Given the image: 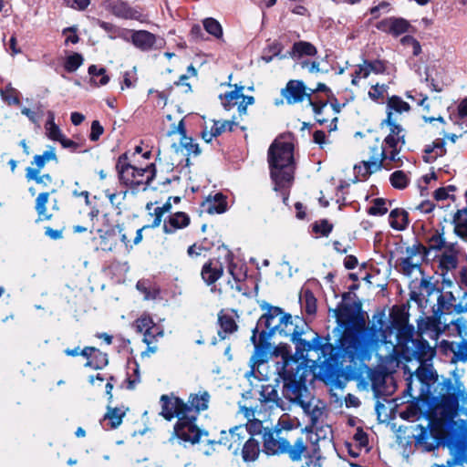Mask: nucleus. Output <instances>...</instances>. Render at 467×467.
I'll return each mask as SVG.
<instances>
[{"label": "nucleus", "mask_w": 467, "mask_h": 467, "mask_svg": "<svg viewBox=\"0 0 467 467\" xmlns=\"http://www.w3.org/2000/svg\"><path fill=\"white\" fill-rule=\"evenodd\" d=\"M392 334L390 327L382 326L377 329L375 325L364 331L346 329L338 340L337 352L335 357L298 359L295 357L282 355V362H277L278 374L284 380L283 395L285 399L301 404L310 394L306 387L308 376L315 374L318 364L329 361L349 362L354 366L361 365L372 358L373 353L382 358L378 353L380 347L388 348V357L396 353V343L389 340Z\"/></svg>", "instance_id": "1"}, {"label": "nucleus", "mask_w": 467, "mask_h": 467, "mask_svg": "<svg viewBox=\"0 0 467 467\" xmlns=\"http://www.w3.org/2000/svg\"><path fill=\"white\" fill-rule=\"evenodd\" d=\"M460 400L462 412L467 415V392L464 388L460 383L455 385L451 379L445 380L439 397L432 400L427 426L419 424L415 428V441L425 451L434 450L438 441L444 438L448 423L457 415Z\"/></svg>", "instance_id": "2"}, {"label": "nucleus", "mask_w": 467, "mask_h": 467, "mask_svg": "<svg viewBox=\"0 0 467 467\" xmlns=\"http://www.w3.org/2000/svg\"><path fill=\"white\" fill-rule=\"evenodd\" d=\"M308 329L309 327L304 319L299 317L293 318L291 315L287 314L277 334L290 337L296 346V352L293 357L298 359L312 358L309 355L312 351L317 354V358L335 357L333 355L335 351L334 346L329 342L323 343L317 333H315L314 337L310 341L301 337ZM285 356L288 357L287 355Z\"/></svg>", "instance_id": "3"}, {"label": "nucleus", "mask_w": 467, "mask_h": 467, "mask_svg": "<svg viewBox=\"0 0 467 467\" xmlns=\"http://www.w3.org/2000/svg\"><path fill=\"white\" fill-rule=\"evenodd\" d=\"M293 143L282 136L269 147L268 162L275 191L285 188L293 180Z\"/></svg>", "instance_id": "4"}, {"label": "nucleus", "mask_w": 467, "mask_h": 467, "mask_svg": "<svg viewBox=\"0 0 467 467\" xmlns=\"http://www.w3.org/2000/svg\"><path fill=\"white\" fill-rule=\"evenodd\" d=\"M171 410V413L173 414L171 417H168L165 412L163 404H161V415L166 419L167 420H171L173 418H177L178 420L174 426L173 433L170 437L169 441L174 442L176 439L196 443L199 441L201 438V431L196 425V412L195 410H190L185 412V410Z\"/></svg>", "instance_id": "5"}, {"label": "nucleus", "mask_w": 467, "mask_h": 467, "mask_svg": "<svg viewBox=\"0 0 467 467\" xmlns=\"http://www.w3.org/2000/svg\"><path fill=\"white\" fill-rule=\"evenodd\" d=\"M116 169L121 182L130 187L143 186V190L147 189L155 176L154 164H149L143 169L137 168L128 162L127 154L119 157Z\"/></svg>", "instance_id": "6"}, {"label": "nucleus", "mask_w": 467, "mask_h": 467, "mask_svg": "<svg viewBox=\"0 0 467 467\" xmlns=\"http://www.w3.org/2000/svg\"><path fill=\"white\" fill-rule=\"evenodd\" d=\"M209 400L210 395L207 391L198 394H191L188 403H185L182 399L168 395H162L160 400L161 404H163L168 417L173 415L170 412L171 410H185V412L195 410L196 416L198 417L200 411L205 410L208 408Z\"/></svg>", "instance_id": "7"}, {"label": "nucleus", "mask_w": 467, "mask_h": 467, "mask_svg": "<svg viewBox=\"0 0 467 467\" xmlns=\"http://www.w3.org/2000/svg\"><path fill=\"white\" fill-rule=\"evenodd\" d=\"M309 88L306 87L303 81L291 79L289 80L285 87L281 89V95L283 99H276L275 104L279 106L284 103V100L288 105H294L297 103L303 102L305 99H307L308 104H310V100H314L315 99L311 98V93L308 92Z\"/></svg>", "instance_id": "8"}, {"label": "nucleus", "mask_w": 467, "mask_h": 467, "mask_svg": "<svg viewBox=\"0 0 467 467\" xmlns=\"http://www.w3.org/2000/svg\"><path fill=\"white\" fill-rule=\"evenodd\" d=\"M386 160V149L378 144L370 147V156L368 160L362 161L359 165L355 166L357 173L363 178L376 172L383 166Z\"/></svg>", "instance_id": "9"}, {"label": "nucleus", "mask_w": 467, "mask_h": 467, "mask_svg": "<svg viewBox=\"0 0 467 467\" xmlns=\"http://www.w3.org/2000/svg\"><path fill=\"white\" fill-rule=\"evenodd\" d=\"M309 105L313 109L316 120L320 125L329 122L327 127L330 131L337 129V114L339 112V109L337 107L333 104L329 106L327 101H317L316 99L310 100Z\"/></svg>", "instance_id": "10"}, {"label": "nucleus", "mask_w": 467, "mask_h": 467, "mask_svg": "<svg viewBox=\"0 0 467 467\" xmlns=\"http://www.w3.org/2000/svg\"><path fill=\"white\" fill-rule=\"evenodd\" d=\"M247 435V428L245 426L239 425L232 428L229 431H222L220 439L217 441H212L211 443L223 445L235 454L241 449Z\"/></svg>", "instance_id": "11"}, {"label": "nucleus", "mask_w": 467, "mask_h": 467, "mask_svg": "<svg viewBox=\"0 0 467 467\" xmlns=\"http://www.w3.org/2000/svg\"><path fill=\"white\" fill-rule=\"evenodd\" d=\"M220 98L222 105L226 110H230L236 106L240 117L245 115L247 106L254 102V97L243 94V88L227 92Z\"/></svg>", "instance_id": "12"}, {"label": "nucleus", "mask_w": 467, "mask_h": 467, "mask_svg": "<svg viewBox=\"0 0 467 467\" xmlns=\"http://www.w3.org/2000/svg\"><path fill=\"white\" fill-rule=\"evenodd\" d=\"M176 133H178L181 136V138L179 144H172V148L174 149L175 152H182L183 150H185L187 155L194 156H197L201 153L199 145L194 143L193 140L186 135V130L183 119H181L177 126H172L171 130L167 132V135L171 136Z\"/></svg>", "instance_id": "13"}, {"label": "nucleus", "mask_w": 467, "mask_h": 467, "mask_svg": "<svg viewBox=\"0 0 467 467\" xmlns=\"http://www.w3.org/2000/svg\"><path fill=\"white\" fill-rule=\"evenodd\" d=\"M282 431H265L263 434L264 451L268 455L285 454L287 440L281 437Z\"/></svg>", "instance_id": "14"}, {"label": "nucleus", "mask_w": 467, "mask_h": 467, "mask_svg": "<svg viewBox=\"0 0 467 467\" xmlns=\"http://www.w3.org/2000/svg\"><path fill=\"white\" fill-rule=\"evenodd\" d=\"M383 125L389 127V133L384 140L386 148L402 147L405 144L404 130L400 125L396 123V119L392 118L390 111L387 114V119L382 120L381 126Z\"/></svg>", "instance_id": "15"}, {"label": "nucleus", "mask_w": 467, "mask_h": 467, "mask_svg": "<svg viewBox=\"0 0 467 467\" xmlns=\"http://www.w3.org/2000/svg\"><path fill=\"white\" fill-rule=\"evenodd\" d=\"M376 28L384 33L399 36L404 33L410 32L412 27L410 22L402 17L390 16L379 21Z\"/></svg>", "instance_id": "16"}, {"label": "nucleus", "mask_w": 467, "mask_h": 467, "mask_svg": "<svg viewBox=\"0 0 467 467\" xmlns=\"http://www.w3.org/2000/svg\"><path fill=\"white\" fill-rule=\"evenodd\" d=\"M286 316L287 314L280 307L270 306L267 312L259 319V325H264L270 335H275Z\"/></svg>", "instance_id": "17"}, {"label": "nucleus", "mask_w": 467, "mask_h": 467, "mask_svg": "<svg viewBox=\"0 0 467 467\" xmlns=\"http://www.w3.org/2000/svg\"><path fill=\"white\" fill-rule=\"evenodd\" d=\"M132 44L141 51H150L154 48L157 37L146 30L131 31Z\"/></svg>", "instance_id": "18"}, {"label": "nucleus", "mask_w": 467, "mask_h": 467, "mask_svg": "<svg viewBox=\"0 0 467 467\" xmlns=\"http://www.w3.org/2000/svg\"><path fill=\"white\" fill-rule=\"evenodd\" d=\"M300 407L304 410L305 413H306L310 417V420L312 425H316L321 416L323 415L324 404L308 395V399H306L300 404Z\"/></svg>", "instance_id": "19"}, {"label": "nucleus", "mask_w": 467, "mask_h": 467, "mask_svg": "<svg viewBox=\"0 0 467 467\" xmlns=\"http://www.w3.org/2000/svg\"><path fill=\"white\" fill-rule=\"evenodd\" d=\"M190 223V217L182 212H178L171 214L169 220L163 224V231L165 234H172L178 229H182Z\"/></svg>", "instance_id": "20"}, {"label": "nucleus", "mask_w": 467, "mask_h": 467, "mask_svg": "<svg viewBox=\"0 0 467 467\" xmlns=\"http://www.w3.org/2000/svg\"><path fill=\"white\" fill-rule=\"evenodd\" d=\"M443 68L432 65L426 69L425 80L431 90L441 92L443 90L444 82L442 80Z\"/></svg>", "instance_id": "21"}, {"label": "nucleus", "mask_w": 467, "mask_h": 467, "mask_svg": "<svg viewBox=\"0 0 467 467\" xmlns=\"http://www.w3.org/2000/svg\"><path fill=\"white\" fill-rule=\"evenodd\" d=\"M259 400L268 405L269 408L280 407L282 400L278 396L275 386L264 384L261 386Z\"/></svg>", "instance_id": "22"}, {"label": "nucleus", "mask_w": 467, "mask_h": 467, "mask_svg": "<svg viewBox=\"0 0 467 467\" xmlns=\"http://www.w3.org/2000/svg\"><path fill=\"white\" fill-rule=\"evenodd\" d=\"M445 152L446 150L443 140L437 139L431 144L425 147L422 158L425 162L431 163L438 157L444 155Z\"/></svg>", "instance_id": "23"}, {"label": "nucleus", "mask_w": 467, "mask_h": 467, "mask_svg": "<svg viewBox=\"0 0 467 467\" xmlns=\"http://www.w3.org/2000/svg\"><path fill=\"white\" fill-rule=\"evenodd\" d=\"M206 211L213 213H223L227 210L226 197L223 193H216L213 196H209L204 202Z\"/></svg>", "instance_id": "24"}, {"label": "nucleus", "mask_w": 467, "mask_h": 467, "mask_svg": "<svg viewBox=\"0 0 467 467\" xmlns=\"http://www.w3.org/2000/svg\"><path fill=\"white\" fill-rule=\"evenodd\" d=\"M223 266L218 263H206L202 269V277L207 285H213L223 275Z\"/></svg>", "instance_id": "25"}, {"label": "nucleus", "mask_w": 467, "mask_h": 467, "mask_svg": "<svg viewBox=\"0 0 467 467\" xmlns=\"http://www.w3.org/2000/svg\"><path fill=\"white\" fill-rule=\"evenodd\" d=\"M251 340L254 344V352L252 356V360L254 364H262L270 358L271 356V347L268 344H257L256 343V328L254 330V334L251 337Z\"/></svg>", "instance_id": "26"}, {"label": "nucleus", "mask_w": 467, "mask_h": 467, "mask_svg": "<svg viewBox=\"0 0 467 467\" xmlns=\"http://www.w3.org/2000/svg\"><path fill=\"white\" fill-rule=\"evenodd\" d=\"M306 451L307 445L303 437L297 438L293 445L287 441L285 453L293 462L301 461Z\"/></svg>", "instance_id": "27"}, {"label": "nucleus", "mask_w": 467, "mask_h": 467, "mask_svg": "<svg viewBox=\"0 0 467 467\" xmlns=\"http://www.w3.org/2000/svg\"><path fill=\"white\" fill-rule=\"evenodd\" d=\"M317 48L309 42L299 41L293 45V47L288 51V56L294 59L302 57L304 56L313 57L317 54Z\"/></svg>", "instance_id": "28"}, {"label": "nucleus", "mask_w": 467, "mask_h": 467, "mask_svg": "<svg viewBox=\"0 0 467 467\" xmlns=\"http://www.w3.org/2000/svg\"><path fill=\"white\" fill-rule=\"evenodd\" d=\"M111 12L121 18L136 19L138 12L130 8L125 2L121 0L114 1L110 4Z\"/></svg>", "instance_id": "29"}, {"label": "nucleus", "mask_w": 467, "mask_h": 467, "mask_svg": "<svg viewBox=\"0 0 467 467\" xmlns=\"http://www.w3.org/2000/svg\"><path fill=\"white\" fill-rule=\"evenodd\" d=\"M334 317L340 325L351 323L355 318L353 306L350 304L340 303L334 310Z\"/></svg>", "instance_id": "30"}, {"label": "nucleus", "mask_w": 467, "mask_h": 467, "mask_svg": "<svg viewBox=\"0 0 467 467\" xmlns=\"http://www.w3.org/2000/svg\"><path fill=\"white\" fill-rule=\"evenodd\" d=\"M242 447V457L244 462H254L257 459L260 452L259 443L257 441L253 438H249L244 441Z\"/></svg>", "instance_id": "31"}, {"label": "nucleus", "mask_w": 467, "mask_h": 467, "mask_svg": "<svg viewBox=\"0 0 467 467\" xmlns=\"http://www.w3.org/2000/svg\"><path fill=\"white\" fill-rule=\"evenodd\" d=\"M389 224L395 230H403L408 225V213L402 209H394L389 213Z\"/></svg>", "instance_id": "32"}, {"label": "nucleus", "mask_w": 467, "mask_h": 467, "mask_svg": "<svg viewBox=\"0 0 467 467\" xmlns=\"http://www.w3.org/2000/svg\"><path fill=\"white\" fill-rule=\"evenodd\" d=\"M51 161H57V158L55 148L48 146L47 150H45L43 154L36 155L34 157L32 164L36 167H32V170H38V171H41L45 165Z\"/></svg>", "instance_id": "33"}, {"label": "nucleus", "mask_w": 467, "mask_h": 467, "mask_svg": "<svg viewBox=\"0 0 467 467\" xmlns=\"http://www.w3.org/2000/svg\"><path fill=\"white\" fill-rule=\"evenodd\" d=\"M50 193L41 192L36 199V211L38 215V221L50 220L52 214L47 213V203L48 202Z\"/></svg>", "instance_id": "34"}, {"label": "nucleus", "mask_w": 467, "mask_h": 467, "mask_svg": "<svg viewBox=\"0 0 467 467\" xmlns=\"http://www.w3.org/2000/svg\"><path fill=\"white\" fill-rule=\"evenodd\" d=\"M127 410L128 409L124 410L123 408H111L108 406L104 419L109 420L112 429H116L122 423V419L126 415Z\"/></svg>", "instance_id": "35"}, {"label": "nucleus", "mask_w": 467, "mask_h": 467, "mask_svg": "<svg viewBox=\"0 0 467 467\" xmlns=\"http://www.w3.org/2000/svg\"><path fill=\"white\" fill-rule=\"evenodd\" d=\"M26 178L28 181H35L37 184L47 187L52 182V177L49 174L40 175L38 170H32V167H28L26 170Z\"/></svg>", "instance_id": "36"}, {"label": "nucleus", "mask_w": 467, "mask_h": 467, "mask_svg": "<svg viewBox=\"0 0 467 467\" xmlns=\"http://www.w3.org/2000/svg\"><path fill=\"white\" fill-rule=\"evenodd\" d=\"M54 119V113L48 112V119L46 123V132L49 139L59 141L64 135L58 126L55 123Z\"/></svg>", "instance_id": "37"}, {"label": "nucleus", "mask_w": 467, "mask_h": 467, "mask_svg": "<svg viewBox=\"0 0 467 467\" xmlns=\"http://www.w3.org/2000/svg\"><path fill=\"white\" fill-rule=\"evenodd\" d=\"M389 182L394 188L403 190L409 185L410 178L403 171H396L390 174Z\"/></svg>", "instance_id": "38"}, {"label": "nucleus", "mask_w": 467, "mask_h": 467, "mask_svg": "<svg viewBox=\"0 0 467 467\" xmlns=\"http://www.w3.org/2000/svg\"><path fill=\"white\" fill-rule=\"evenodd\" d=\"M410 109V105L402 100L400 97L392 96L388 101V113L393 111L398 113H403L409 111Z\"/></svg>", "instance_id": "39"}, {"label": "nucleus", "mask_w": 467, "mask_h": 467, "mask_svg": "<svg viewBox=\"0 0 467 467\" xmlns=\"http://www.w3.org/2000/svg\"><path fill=\"white\" fill-rule=\"evenodd\" d=\"M203 27L210 35L213 36L216 38H220L223 36V28L220 23L212 17L205 18L202 21Z\"/></svg>", "instance_id": "40"}, {"label": "nucleus", "mask_w": 467, "mask_h": 467, "mask_svg": "<svg viewBox=\"0 0 467 467\" xmlns=\"http://www.w3.org/2000/svg\"><path fill=\"white\" fill-rule=\"evenodd\" d=\"M435 350L428 344L427 341L420 342L418 346V350L416 354L418 356V359L422 364L432 358L434 356Z\"/></svg>", "instance_id": "41"}, {"label": "nucleus", "mask_w": 467, "mask_h": 467, "mask_svg": "<svg viewBox=\"0 0 467 467\" xmlns=\"http://www.w3.org/2000/svg\"><path fill=\"white\" fill-rule=\"evenodd\" d=\"M19 91L11 86H7L5 89L1 90L2 99L9 105H19Z\"/></svg>", "instance_id": "42"}, {"label": "nucleus", "mask_w": 467, "mask_h": 467, "mask_svg": "<svg viewBox=\"0 0 467 467\" xmlns=\"http://www.w3.org/2000/svg\"><path fill=\"white\" fill-rule=\"evenodd\" d=\"M237 125L238 121L236 120V118L233 117L231 120L214 121L212 128L213 129V132H215V135L219 136L226 130H233L234 126Z\"/></svg>", "instance_id": "43"}, {"label": "nucleus", "mask_w": 467, "mask_h": 467, "mask_svg": "<svg viewBox=\"0 0 467 467\" xmlns=\"http://www.w3.org/2000/svg\"><path fill=\"white\" fill-rule=\"evenodd\" d=\"M369 75L370 74L368 72V67H367V65H366V63L364 61L363 64L358 65L354 68V71L351 74V76H352V79H351L352 85L357 86L360 79L367 78Z\"/></svg>", "instance_id": "44"}, {"label": "nucleus", "mask_w": 467, "mask_h": 467, "mask_svg": "<svg viewBox=\"0 0 467 467\" xmlns=\"http://www.w3.org/2000/svg\"><path fill=\"white\" fill-rule=\"evenodd\" d=\"M83 63V57L78 53H74L73 55L67 57L65 62V68L68 72L76 71Z\"/></svg>", "instance_id": "45"}, {"label": "nucleus", "mask_w": 467, "mask_h": 467, "mask_svg": "<svg viewBox=\"0 0 467 467\" xmlns=\"http://www.w3.org/2000/svg\"><path fill=\"white\" fill-rule=\"evenodd\" d=\"M368 213L371 215H383L388 212L386 201L377 198L373 201L372 205L368 208Z\"/></svg>", "instance_id": "46"}, {"label": "nucleus", "mask_w": 467, "mask_h": 467, "mask_svg": "<svg viewBox=\"0 0 467 467\" xmlns=\"http://www.w3.org/2000/svg\"><path fill=\"white\" fill-rule=\"evenodd\" d=\"M219 324L221 328L225 333H232L236 330L237 326L234 320V318L229 315H221L219 316Z\"/></svg>", "instance_id": "47"}, {"label": "nucleus", "mask_w": 467, "mask_h": 467, "mask_svg": "<svg viewBox=\"0 0 467 467\" xmlns=\"http://www.w3.org/2000/svg\"><path fill=\"white\" fill-rule=\"evenodd\" d=\"M152 324V318L147 315H143L134 322V327L137 332L144 333L145 331L150 329Z\"/></svg>", "instance_id": "48"}, {"label": "nucleus", "mask_w": 467, "mask_h": 467, "mask_svg": "<svg viewBox=\"0 0 467 467\" xmlns=\"http://www.w3.org/2000/svg\"><path fill=\"white\" fill-rule=\"evenodd\" d=\"M126 192L116 193L110 192L109 190L105 191V194L109 198V202L112 206L119 210V213H120V206L126 198Z\"/></svg>", "instance_id": "49"}, {"label": "nucleus", "mask_w": 467, "mask_h": 467, "mask_svg": "<svg viewBox=\"0 0 467 467\" xmlns=\"http://www.w3.org/2000/svg\"><path fill=\"white\" fill-rule=\"evenodd\" d=\"M283 49H284V46L278 41H274V42L268 44L267 47L265 48V50H266L268 53L273 55L275 57H278L281 59H284V58H286L289 57L288 52L284 55L281 54Z\"/></svg>", "instance_id": "50"}, {"label": "nucleus", "mask_w": 467, "mask_h": 467, "mask_svg": "<svg viewBox=\"0 0 467 467\" xmlns=\"http://www.w3.org/2000/svg\"><path fill=\"white\" fill-rule=\"evenodd\" d=\"M388 86L376 84L372 86L368 91V96L373 100L383 99L387 94Z\"/></svg>", "instance_id": "51"}, {"label": "nucleus", "mask_w": 467, "mask_h": 467, "mask_svg": "<svg viewBox=\"0 0 467 467\" xmlns=\"http://www.w3.org/2000/svg\"><path fill=\"white\" fill-rule=\"evenodd\" d=\"M400 266L402 272L407 275H411L414 271H420L419 264L410 260V258H402L400 260Z\"/></svg>", "instance_id": "52"}, {"label": "nucleus", "mask_w": 467, "mask_h": 467, "mask_svg": "<svg viewBox=\"0 0 467 467\" xmlns=\"http://www.w3.org/2000/svg\"><path fill=\"white\" fill-rule=\"evenodd\" d=\"M302 304H304L306 312L308 315H313L316 313V311H317L316 298L310 292L305 293Z\"/></svg>", "instance_id": "53"}, {"label": "nucleus", "mask_w": 467, "mask_h": 467, "mask_svg": "<svg viewBox=\"0 0 467 467\" xmlns=\"http://www.w3.org/2000/svg\"><path fill=\"white\" fill-rule=\"evenodd\" d=\"M431 249L441 250L445 246V239L441 234H434L429 240Z\"/></svg>", "instance_id": "54"}, {"label": "nucleus", "mask_w": 467, "mask_h": 467, "mask_svg": "<svg viewBox=\"0 0 467 467\" xmlns=\"http://www.w3.org/2000/svg\"><path fill=\"white\" fill-rule=\"evenodd\" d=\"M437 324L435 321L430 317H428L426 320H421L419 323V330L421 333H426L428 330L436 332Z\"/></svg>", "instance_id": "55"}, {"label": "nucleus", "mask_w": 467, "mask_h": 467, "mask_svg": "<svg viewBox=\"0 0 467 467\" xmlns=\"http://www.w3.org/2000/svg\"><path fill=\"white\" fill-rule=\"evenodd\" d=\"M313 230L316 233H320L322 235L326 236L332 231V225L327 221H321L320 223L314 224Z\"/></svg>", "instance_id": "56"}, {"label": "nucleus", "mask_w": 467, "mask_h": 467, "mask_svg": "<svg viewBox=\"0 0 467 467\" xmlns=\"http://www.w3.org/2000/svg\"><path fill=\"white\" fill-rule=\"evenodd\" d=\"M365 63L368 67L369 74L372 72L376 73V74H379V73L384 72V70H385L384 64L379 60H375V61H371V62L365 61Z\"/></svg>", "instance_id": "57"}, {"label": "nucleus", "mask_w": 467, "mask_h": 467, "mask_svg": "<svg viewBox=\"0 0 467 467\" xmlns=\"http://www.w3.org/2000/svg\"><path fill=\"white\" fill-rule=\"evenodd\" d=\"M103 127L98 120H94L91 124L90 140L96 141L99 140L100 135L103 133Z\"/></svg>", "instance_id": "58"}, {"label": "nucleus", "mask_w": 467, "mask_h": 467, "mask_svg": "<svg viewBox=\"0 0 467 467\" xmlns=\"http://www.w3.org/2000/svg\"><path fill=\"white\" fill-rule=\"evenodd\" d=\"M76 31L77 29L75 27H67L63 30V35L66 36V44H76L78 42V36Z\"/></svg>", "instance_id": "59"}, {"label": "nucleus", "mask_w": 467, "mask_h": 467, "mask_svg": "<svg viewBox=\"0 0 467 467\" xmlns=\"http://www.w3.org/2000/svg\"><path fill=\"white\" fill-rule=\"evenodd\" d=\"M402 147L398 148H389L386 149V160H389L392 162H397L400 161V158L399 156Z\"/></svg>", "instance_id": "60"}, {"label": "nucleus", "mask_w": 467, "mask_h": 467, "mask_svg": "<svg viewBox=\"0 0 467 467\" xmlns=\"http://www.w3.org/2000/svg\"><path fill=\"white\" fill-rule=\"evenodd\" d=\"M67 5L74 9L85 10L90 4V0H65Z\"/></svg>", "instance_id": "61"}, {"label": "nucleus", "mask_w": 467, "mask_h": 467, "mask_svg": "<svg viewBox=\"0 0 467 467\" xmlns=\"http://www.w3.org/2000/svg\"><path fill=\"white\" fill-rule=\"evenodd\" d=\"M150 215L151 217H153V220H152L151 223L148 226L151 227V228H156L161 224L164 213H162V211L161 209L156 207L154 209L153 213H150Z\"/></svg>", "instance_id": "62"}, {"label": "nucleus", "mask_w": 467, "mask_h": 467, "mask_svg": "<svg viewBox=\"0 0 467 467\" xmlns=\"http://www.w3.org/2000/svg\"><path fill=\"white\" fill-rule=\"evenodd\" d=\"M354 440L358 443L360 447H366L368 445V435L362 430H357L354 434Z\"/></svg>", "instance_id": "63"}, {"label": "nucleus", "mask_w": 467, "mask_h": 467, "mask_svg": "<svg viewBox=\"0 0 467 467\" xmlns=\"http://www.w3.org/2000/svg\"><path fill=\"white\" fill-rule=\"evenodd\" d=\"M134 74H131L130 72H125L123 75V84L121 86V88H132L134 86V81L136 78L133 77Z\"/></svg>", "instance_id": "64"}]
</instances>
